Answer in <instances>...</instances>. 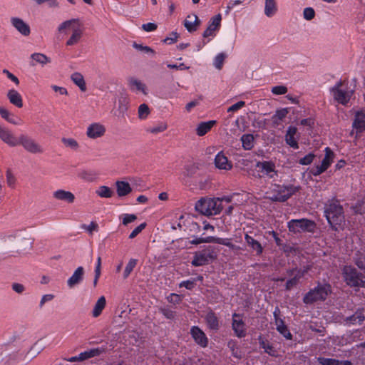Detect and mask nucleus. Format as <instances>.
Wrapping results in <instances>:
<instances>
[{
  "instance_id": "f257e3e1",
  "label": "nucleus",
  "mask_w": 365,
  "mask_h": 365,
  "mask_svg": "<svg viewBox=\"0 0 365 365\" xmlns=\"http://www.w3.org/2000/svg\"><path fill=\"white\" fill-rule=\"evenodd\" d=\"M324 214L329 225L335 230L340 227L344 222L343 208L336 201H332L326 205Z\"/></svg>"
},
{
  "instance_id": "f03ea898",
  "label": "nucleus",
  "mask_w": 365,
  "mask_h": 365,
  "mask_svg": "<svg viewBox=\"0 0 365 365\" xmlns=\"http://www.w3.org/2000/svg\"><path fill=\"white\" fill-rule=\"evenodd\" d=\"M195 207L196 211L206 216L217 215L222 210L220 197L202 198L195 203Z\"/></svg>"
},
{
  "instance_id": "7ed1b4c3",
  "label": "nucleus",
  "mask_w": 365,
  "mask_h": 365,
  "mask_svg": "<svg viewBox=\"0 0 365 365\" xmlns=\"http://www.w3.org/2000/svg\"><path fill=\"white\" fill-rule=\"evenodd\" d=\"M298 189L294 186H282L274 185L267 192V197L272 201L283 202L296 192Z\"/></svg>"
},
{
  "instance_id": "20e7f679",
  "label": "nucleus",
  "mask_w": 365,
  "mask_h": 365,
  "mask_svg": "<svg viewBox=\"0 0 365 365\" xmlns=\"http://www.w3.org/2000/svg\"><path fill=\"white\" fill-rule=\"evenodd\" d=\"M343 277L346 284L351 287H365L364 272L359 274L351 266H345L343 269Z\"/></svg>"
},
{
  "instance_id": "39448f33",
  "label": "nucleus",
  "mask_w": 365,
  "mask_h": 365,
  "mask_svg": "<svg viewBox=\"0 0 365 365\" xmlns=\"http://www.w3.org/2000/svg\"><path fill=\"white\" fill-rule=\"evenodd\" d=\"M331 293V287L329 284H324L319 285L316 288L311 289L304 296L303 301L305 304H312L319 300H325L329 294Z\"/></svg>"
},
{
  "instance_id": "423d86ee",
  "label": "nucleus",
  "mask_w": 365,
  "mask_h": 365,
  "mask_svg": "<svg viewBox=\"0 0 365 365\" xmlns=\"http://www.w3.org/2000/svg\"><path fill=\"white\" fill-rule=\"evenodd\" d=\"M289 230L294 233L309 232H314L316 225L314 221L308 219L291 220L287 224Z\"/></svg>"
},
{
  "instance_id": "0eeeda50",
  "label": "nucleus",
  "mask_w": 365,
  "mask_h": 365,
  "mask_svg": "<svg viewBox=\"0 0 365 365\" xmlns=\"http://www.w3.org/2000/svg\"><path fill=\"white\" fill-rule=\"evenodd\" d=\"M331 92L335 101L342 105H346L349 101L354 91L343 87L341 82H338L331 88Z\"/></svg>"
},
{
  "instance_id": "6e6552de",
  "label": "nucleus",
  "mask_w": 365,
  "mask_h": 365,
  "mask_svg": "<svg viewBox=\"0 0 365 365\" xmlns=\"http://www.w3.org/2000/svg\"><path fill=\"white\" fill-rule=\"evenodd\" d=\"M215 257L214 250L211 247H208L202 251L196 252L191 264L195 267L203 266L209 264Z\"/></svg>"
},
{
  "instance_id": "1a4fd4ad",
  "label": "nucleus",
  "mask_w": 365,
  "mask_h": 365,
  "mask_svg": "<svg viewBox=\"0 0 365 365\" xmlns=\"http://www.w3.org/2000/svg\"><path fill=\"white\" fill-rule=\"evenodd\" d=\"M11 26L22 36L28 37L31 33L29 24L23 19L18 16H11L10 18Z\"/></svg>"
},
{
  "instance_id": "9d476101",
  "label": "nucleus",
  "mask_w": 365,
  "mask_h": 365,
  "mask_svg": "<svg viewBox=\"0 0 365 365\" xmlns=\"http://www.w3.org/2000/svg\"><path fill=\"white\" fill-rule=\"evenodd\" d=\"M19 145H21L26 151L33 154H39L43 152L42 147L38 143L25 135L19 136Z\"/></svg>"
},
{
  "instance_id": "9b49d317",
  "label": "nucleus",
  "mask_w": 365,
  "mask_h": 365,
  "mask_svg": "<svg viewBox=\"0 0 365 365\" xmlns=\"http://www.w3.org/2000/svg\"><path fill=\"white\" fill-rule=\"evenodd\" d=\"M232 329L237 337L242 338L246 336V324L241 314L236 313L232 314Z\"/></svg>"
},
{
  "instance_id": "f8f14e48",
  "label": "nucleus",
  "mask_w": 365,
  "mask_h": 365,
  "mask_svg": "<svg viewBox=\"0 0 365 365\" xmlns=\"http://www.w3.org/2000/svg\"><path fill=\"white\" fill-rule=\"evenodd\" d=\"M353 130L350 135L353 136L355 133V138L359 136V134L365 130V111H357L355 114L352 123Z\"/></svg>"
},
{
  "instance_id": "ddd939ff",
  "label": "nucleus",
  "mask_w": 365,
  "mask_h": 365,
  "mask_svg": "<svg viewBox=\"0 0 365 365\" xmlns=\"http://www.w3.org/2000/svg\"><path fill=\"white\" fill-rule=\"evenodd\" d=\"M128 87L130 91L134 93H142L143 95H148V88L146 85L140 79L130 76L127 79Z\"/></svg>"
},
{
  "instance_id": "4468645a",
  "label": "nucleus",
  "mask_w": 365,
  "mask_h": 365,
  "mask_svg": "<svg viewBox=\"0 0 365 365\" xmlns=\"http://www.w3.org/2000/svg\"><path fill=\"white\" fill-rule=\"evenodd\" d=\"M190 334L195 342L201 347H207L208 345V338L205 332L198 327L193 326L190 329Z\"/></svg>"
},
{
  "instance_id": "2eb2a0df",
  "label": "nucleus",
  "mask_w": 365,
  "mask_h": 365,
  "mask_svg": "<svg viewBox=\"0 0 365 365\" xmlns=\"http://www.w3.org/2000/svg\"><path fill=\"white\" fill-rule=\"evenodd\" d=\"M106 128L100 123H93L86 129V135L91 139H96L104 135Z\"/></svg>"
},
{
  "instance_id": "dca6fc26",
  "label": "nucleus",
  "mask_w": 365,
  "mask_h": 365,
  "mask_svg": "<svg viewBox=\"0 0 365 365\" xmlns=\"http://www.w3.org/2000/svg\"><path fill=\"white\" fill-rule=\"evenodd\" d=\"M81 22L78 19H71L61 22L57 27V32L59 34L67 35L69 31H73Z\"/></svg>"
},
{
  "instance_id": "f3484780",
  "label": "nucleus",
  "mask_w": 365,
  "mask_h": 365,
  "mask_svg": "<svg viewBox=\"0 0 365 365\" xmlns=\"http://www.w3.org/2000/svg\"><path fill=\"white\" fill-rule=\"evenodd\" d=\"M257 168L262 173V177H268L269 178H274L277 176V171L275 170V166L274 163L268 161L258 162L256 165Z\"/></svg>"
},
{
  "instance_id": "a211bd4d",
  "label": "nucleus",
  "mask_w": 365,
  "mask_h": 365,
  "mask_svg": "<svg viewBox=\"0 0 365 365\" xmlns=\"http://www.w3.org/2000/svg\"><path fill=\"white\" fill-rule=\"evenodd\" d=\"M299 138V135L297 133V128L294 126L288 127L286 134H285V142L290 147L294 149H297L299 148L298 145V140Z\"/></svg>"
},
{
  "instance_id": "6ab92c4d",
  "label": "nucleus",
  "mask_w": 365,
  "mask_h": 365,
  "mask_svg": "<svg viewBox=\"0 0 365 365\" xmlns=\"http://www.w3.org/2000/svg\"><path fill=\"white\" fill-rule=\"evenodd\" d=\"M84 274L85 271L83 267H77L73 274L67 280L68 287L72 289L81 283L84 277Z\"/></svg>"
},
{
  "instance_id": "aec40b11",
  "label": "nucleus",
  "mask_w": 365,
  "mask_h": 365,
  "mask_svg": "<svg viewBox=\"0 0 365 365\" xmlns=\"http://www.w3.org/2000/svg\"><path fill=\"white\" fill-rule=\"evenodd\" d=\"M0 138L5 143L14 147L19 145V138H16L8 129L0 126Z\"/></svg>"
},
{
  "instance_id": "412c9836",
  "label": "nucleus",
  "mask_w": 365,
  "mask_h": 365,
  "mask_svg": "<svg viewBox=\"0 0 365 365\" xmlns=\"http://www.w3.org/2000/svg\"><path fill=\"white\" fill-rule=\"evenodd\" d=\"M215 165L220 170H229L232 168V163L228 160L227 156L222 153L219 152L215 158Z\"/></svg>"
},
{
  "instance_id": "4be33fe9",
  "label": "nucleus",
  "mask_w": 365,
  "mask_h": 365,
  "mask_svg": "<svg viewBox=\"0 0 365 365\" xmlns=\"http://www.w3.org/2000/svg\"><path fill=\"white\" fill-rule=\"evenodd\" d=\"M201 24L200 20L196 14H189L184 20L183 24L189 32L195 31Z\"/></svg>"
},
{
  "instance_id": "5701e85b",
  "label": "nucleus",
  "mask_w": 365,
  "mask_h": 365,
  "mask_svg": "<svg viewBox=\"0 0 365 365\" xmlns=\"http://www.w3.org/2000/svg\"><path fill=\"white\" fill-rule=\"evenodd\" d=\"M83 34V29L82 24H80L76 29L71 31V34L66 41V45L72 46L78 44L81 40Z\"/></svg>"
},
{
  "instance_id": "b1692460",
  "label": "nucleus",
  "mask_w": 365,
  "mask_h": 365,
  "mask_svg": "<svg viewBox=\"0 0 365 365\" xmlns=\"http://www.w3.org/2000/svg\"><path fill=\"white\" fill-rule=\"evenodd\" d=\"M53 197L57 200L68 203H73L75 200V195L70 191L59 189L53 192Z\"/></svg>"
},
{
  "instance_id": "393cba45",
  "label": "nucleus",
  "mask_w": 365,
  "mask_h": 365,
  "mask_svg": "<svg viewBox=\"0 0 365 365\" xmlns=\"http://www.w3.org/2000/svg\"><path fill=\"white\" fill-rule=\"evenodd\" d=\"M245 240L247 246L251 248L252 252H255L257 255H260L262 253L263 247L258 240L248 234L245 235Z\"/></svg>"
},
{
  "instance_id": "a878e982",
  "label": "nucleus",
  "mask_w": 365,
  "mask_h": 365,
  "mask_svg": "<svg viewBox=\"0 0 365 365\" xmlns=\"http://www.w3.org/2000/svg\"><path fill=\"white\" fill-rule=\"evenodd\" d=\"M116 192L119 197H123L132 192L130 185L125 181L117 180L115 183Z\"/></svg>"
},
{
  "instance_id": "bb28decb",
  "label": "nucleus",
  "mask_w": 365,
  "mask_h": 365,
  "mask_svg": "<svg viewBox=\"0 0 365 365\" xmlns=\"http://www.w3.org/2000/svg\"><path fill=\"white\" fill-rule=\"evenodd\" d=\"M205 320L207 327L213 331H217L220 328L218 318L212 312H208L205 316Z\"/></svg>"
},
{
  "instance_id": "cd10ccee",
  "label": "nucleus",
  "mask_w": 365,
  "mask_h": 365,
  "mask_svg": "<svg viewBox=\"0 0 365 365\" xmlns=\"http://www.w3.org/2000/svg\"><path fill=\"white\" fill-rule=\"evenodd\" d=\"M31 59V65L34 66L40 64L43 66L51 62V59L45 54L41 53H34L30 56Z\"/></svg>"
},
{
  "instance_id": "c85d7f7f",
  "label": "nucleus",
  "mask_w": 365,
  "mask_h": 365,
  "mask_svg": "<svg viewBox=\"0 0 365 365\" xmlns=\"http://www.w3.org/2000/svg\"><path fill=\"white\" fill-rule=\"evenodd\" d=\"M278 8L276 0H264V15L271 18L274 16L277 12Z\"/></svg>"
},
{
  "instance_id": "c756f323",
  "label": "nucleus",
  "mask_w": 365,
  "mask_h": 365,
  "mask_svg": "<svg viewBox=\"0 0 365 365\" xmlns=\"http://www.w3.org/2000/svg\"><path fill=\"white\" fill-rule=\"evenodd\" d=\"M7 98L10 103L17 108H21L23 106V100L20 93L14 90L11 89L7 93Z\"/></svg>"
},
{
  "instance_id": "7c9ffc66",
  "label": "nucleus",
  "mask_w": 365,
  "mask_h": 365,
  "mask_svg": "<svg viewBox=\"0 0 365 365\" xmlns=\"http://www.w3.org/2000/svg\"><path fill=\"white\" fill-rule=\"evenodd\" d=\"M99 351L98 349H93L88 351H84L79 354L78 356H72L67 359L70 362L82 361L91 357L95 356L98 354Z\"/></svg>"
},
{
  "instance_id": "2f4dec72",
  "label": "nucleus",
  "mask_w": 365,
  "mask_h": 365,
  "mask_svg": "<svg viewBox=\"0 0 365 365\" xmlns=\"http://www.w3.org/2000/svg\"><path fill=\"white\" fill-rule=\"evenodd\" d=\"M216 124L215 120H209L206 122H201L198 124L196 128V133L199 136H203L208 133L211 128Z\"/></svg>"
},
{
  "instance_id": "473e14b6",
  "label": "nucleus",
  "mask_w": 365,
  "mask_h": 365,
  "mask_svg": "<svg viewBox=\"0 0 365 365\" xmlns=\"http://www.w3.org/2000/svg\"><path fill=\"white\" fill-rule=\"evenodd\" d=\"M317 361L321 365H351L348 360L340 361L335 359L319 357Z\"/></svg>"
},
{
  "instance_id": "72a5a7b5",
  "label": "nucleus",
  "mask_w": 365,
  "mask_h": 365,
  "mask_svg": "<svg viewBox=\"0 0 365 365\" xmlns=\"http://www.w3.org/2000/svg\"><path fill=\"white\" fill-rule=\"evenodd\" d=\"M289 113L288 108H282L277 110L275 114L272 117V123L274 127L278 126L281 124L284 118L287 116Z\"/></svg>"
},
{
  "instance_id": "f704fd0d",
  "label": "nucleus",
  "mask_w": 365,
  "mask_h": 365,
  "mask_svg": "<svg viewBox=\"0 0 365 365\" xmlns=\"http://www.w3.org/2000/svg\"><path fill=\"white\" fill-rule=\"evenodd\" d=\"M106 304V300L104 296H101L98 298L97 302H96L93 311L92 315L93 317H98L105 308Z\"/></svg>"
},
{
  "instance_id": "c9c22d12",
  "label": "nucleus",
  "mask_w": 365,
  "mask_h": 365,
  "mask_svg": "<svg viewBox=\"0 0 365 365\" xmlns=\"http://www.w3.org/2000/svg\"><path fill=\"white\" fill-rule=\"evenodd\" d=\"M96 193L100 197L110 198L113 195L114 192L110 187L101 185L96 190Z\"/></svg>"
},
{
  "instance_id": "e433bc0d",
  "label": "nucleus",
  "mask_w": 365,
  "mask_h": 365,
  "mask_svg": "<svg viewBox=\"0 0 365 365\" xmlns=\"http://www.w3.org/2000/svg\"><path fill=\"white\" fill-rule=\"evenodd\" d=\"M72 81L81 89L82 91L86 90V82L83 76L80 73H74L71 75Z\"/></svg>"
},
{
  "instance_id": "4c0bfd02",
  "label": "nucleus",
  "mask_w": 365,
  "mask_h": 365,
  "mask_svg": "<svg viewBox=\"0 0 365 365\" xmlns=\"http://www.w3.org/2000/svg\"><path fill=\"white\" fill-rule=\"evenodd\" d=\"M324 151L325 156L322 161L321 165L323 166L327 170L333 162L334 154L331 151V150L328 147L325 148Z\"/></svg>"
},
{
  "instance_id": "58836bf2",
  "label": "nucleus",
  "mask_w": 365,
  "mask_h": 365,
  "mask_svg": "<svg viewBox=\"0 0 365 365\" xmlns=\"http://www.w3.org/2000/svg\"><path fill=\"white\" fill-rule=\"evenodd\" d=\"M168 128V124L165 122H160L157 123L156 125H154L153 126H150L147 128V131L152 134H158L162 132H164Z\"/></svg>"
},
{
  "instance_id": "ea45409f",
  "label": "nucleus",
  "mask_w": 365,
  "mask_h": 365,
  "mask_svg": "<svg viewBox=\"0 0 365 365\" xmlns=\"http://www.w3.org/2000/svg\"><path fill=\"white\" fill-rule=\"evenodd\" d=\"M241 141L245 150H250L254 145V137L251 134H245L241 137Z\"/></svg>"
},
{
  "instance_id": "a19ab883",
  "label": "nucleus",
  "mask_w": 365,
  "mask_h": 365,
  "mask_svg": "<svg viewBox=\"0 0 365 365\" xmlns=\"http://www.w3.org/2000/svg\"><path fill=\"white\" fill-rule=\"evenodd\" d=\"M304 271H298L294 277L289 279L286 283V289L289 290L295 286L298 280L304 275Z\"/></svg>"
},
{
  "instance_id": "79ce46f5",
  "label": "nucleus",
  "mask_w": 365,
  "mask_h": 365,
  "mask_svg": "<svg viewBox=\"0 0 365 365\" xmlns=\"http://www.w3.org/2000/svg\"><path fill=\"white\" fill-rule=\"evenodd\" d=\"M61 141L66 147L69 148L72 150H76L79 148L78 143L74 138H63L61 139Z\"/></svg>"
},
{
  "instance_id": "37998d69",
  "label": "nucleus",
  "mask_w": 365,
  "mask_h": 365,
  "mask_svg": "<svg viewBox=\"0 0 365 365\" xmlns=\"http://www.w3.org/2000/svg\"><path fill=\"white\" fill-rule=\"evenodd\" d=\"M0 115L3 118H4L6 120L12 124H19L18 121L14 120V118H13L12 115L9 113V111L3 107H0Z\"/></svg>"
},
{
  "instance_id": "c03bdc74",
  "label": "nucleus",
  "mask_w": 365,
  "mask_h": 365,
  "mask_svg": "<svg viewBox=\"0 0 365 365\" xmlns=\"http://www.w3.org/2000/svg\"><path fill=\"white\" fill-rule=\"evenodd\" d=\"M137 264V260L135 259H130L128 264L125 266L124 272H123V277L124 278H127L131 272L133 270L134 267Z\"/></svg>"
},
{
  "instance_id": "a18cd8bd",
  "label": "nucleus",
  "mask_w": 365,
  "mask_h": 365,
  "mask_svg": "<svg viewBox=\"0 0 365 365\" xmlns=\"http://www.w3.org/2000/svg\"><path fill=\"white\" fill-rule=\"evenodd\" d=\"M225 58V55L224 53H218L214 59V62H213L214 66L217 69L220 70L223 66Z\"/></svg>"
},
{
  "instance_id": "49530a36",
  "label": "nucleus",
  "mask_w": 365,
  "mask_h": 365,
  "mask_svg": "<svg viewBox=\"0 0 365 365\" xmlns=\"http://www.w3.org/2000/svg\"><path fill=\"white\" fill-rule=\"evenodd\" d=\"M349 320L351 324H361L365 320V317L361 312H356L350 317Z\"/></svg>"
},
{
  "instance_id": "de8ad7c7",
  "label": "nucleus",
  "mask_w": 365,
  "mask_h": 365,
  "mask_svg": "<svg viewBox=\"0 0 365 365\" xmlns=\"http://www.w3.org/2000/svg\"><path fill=\"white\" fill-rule=\"evenodd\" d=\"M150 113V109L146 104H141L138 108V116L140 119H145Z\"/></svg>"
},
{
  "instance_id": "09e8293b",
  "label": "nucleus",
  "mask_w": 365,
  "mask_h": 365,
  "mask_svg": "<svg viewBox=\"0 0 365 365\" xmlns=\"http://www.w3.org/2000/svg\"><path fill=\"white\" fill-rule=\"evenodd\" d=\"M120 219H122V223L124 225H127L134 222L137 219V217L134 214H123L120 216Z\"/></svg>"
},
{
  "instance_id": "8fccbe9b",
  "label": "nucleus",
  "mask_w": 365,
  "mask_h": 365,
  "mask_svg": "<svg viewBox=\"0 0 365 365\" xmlns=\"http://www.w3.org/2000/svg\"><path fill=\"white\" fill-rule=\"evenodd\" d=\"M355 263L359 268L364 270V272L365 274V256L361 254H356Z\"/></svg>"
},
{
  "instance_id": "3c124183",
  "label": "nucleus",
  "mask_w": 365,
  "mask_h": 365,
  "mask_svg": "<svg viewBox=\"0 0 365 365\" xmlns=\"http://www.w3.org/2000/svg\"><path fill=\"white\" fill-rule=\"evenodd\" d=\"M315 16V11L312 7H307L303 11V17L308 21L313 19Z\"/></svg>"
},
{
  "instance_id": "603ef678",
  "label": "nucleus",
  "mask_w": 365,
  "mask_h": 365,
  "mask_svg": "<svg viewBox=\"0 0 365 365\" xmlns=\"http://www.w3.org/2000/svg\"><path fill=\"white\" fill-rule=\"evenodd\" d=\"M78 177L86 181H92L93 175L91 171L83 170L78 173Z\"/></svg>"
},
{
  "instance_id": "864d4df0",
  "label": "nucleus",
  "mask_w": 365,
  "mask_h": 365,
  "mask_svg": "<svg viewBox=\"0 0 365 365\" xmlns=\"http://www.w3.org/2000/svg\"><path fill=\"white\" fill-rule=\"evenodd\" d=\"M271 91L274 95H283L287 92V88L284 86H276L272 87Z\"/></svg>"
},
{
  "instance_id": "5fc2aeb1",
  "label": "nucleus",
  "mask_w": 365,
  "mask_h": 365,
  "mask_svg": "<svg viewBox=\"0 0 365 365\" xmlns=\"http://www.w3.org/2000/svg\"><path fill=\"white\" fill-rule=\"evenodd\" d=\"M221 19H222L221 15L217 14V15L213 16L212 18H211V19L209 22V24L210 26H212L213 28H217V29H219V28L220 26Z\"/></svg>"
},
{
  "instance_id": "6e6d98bb",
  "label": "nucleus",
  "mask_w": 365,
  "mask_h": 365,
  "mask_svg": "<svg viewBox=\"0 0 365 365\" xmlns=\"http://www.w3.org/2000/svg\"><path fill=\"white\" fill-rule=\"evenodd\" d=\"M82 228L86 230L90 235H92L93 232L97 231L98 225L94 222H91L89 225H82Z\"/></svg>"
},
{
  "instance_id": "4d7b16f0",
  "label": "nucleus",
  "mask_w": 365,
  "mask_h": 365,
  "mask_svg": "<svg viewBox=\"0 0 365 365\" xmlns=\"http://www.w3.org/2000/svg\"><path fill=\"white\" fill-rule=\"evenodd\" d=\"M245 105V101H239L237 103H236L235 104L230 106L228 108H227V112L228 113H235V112H237L240 109H241L242 108H243Z\"/></svg>"
},
{
  "instance_id": "13d9d810",
  "label": "nucleus",
  "mask_w": 365,
  "mask_h": 365,
  "mask_svg": "<svg viewBox=\"0 0 365 365\" xmlns=\"http://www.w3.org/2000/svg\"><path fill=\"white\" fill-rule=\"evenodd\" d=\"M202 96H200L198 97V99H197H197H196V100H193V101H192L189 102L188 103H187V104H186V106H185V110H186V111H187V112H188V113H189V112H190V111H191V110H192L194 107H195V106H198V105H199V103H200V101H202Z\"/></svg>"
},
{
  "instance_id": "bf43d9fd",
  "label": "nucleus",
  "mask_w": 365,
  "mask_h": 365,
  "mask_svg": "<svg viewBox=\"0 0 365 365\" xmlns=\"http://www.w3.org/2000/svg\"><path fill=\"white\" fill-rule=\"evenodd\" d=\"M218 29L217 28H213L212 26L209 24L206 30L203 32L202 36L205 38L210 36L213 37L215 36V32Z\"/></svg>"
},
{
  "instance_id": "052dcab7",
  "label": "nucleus",
  "mask_w": 365,
  "mask_h": 365,
  "mask_svg": "<svg viewBox=\"0 0 365 365\" xmlns=\"http://www.w3.org/2000/svg\"><path fill=\"white\" fill-rule=\"evenodd\" d=\"M146 226L145 223H142L135 227L129 235L130 239L135 238Z\"/></svg>"
},
{
  "instance_id": "680f3d73",
  "label": "nucleus",
  "mask_w": 365,
  "mask_h": 365,
  "mask_svg": "<svg viewBox=\"0 0 365 365\" xmlns=\"http://www.w3.org/2000/svg\"><path fill=\"white\" fill-rule=\"evenodd\" d=\"M217 244L225 245L232 250H239L240 249L239 247H237L235 245H233L232 243H231L228 239L219 238V240H217Z\"/></svg>"
},
{
  "instance_id": "e2e57ef3",
  "label": "nucleus",
  "mask_w": 365,
  "mask_h": 365,
  "mask_svg": "<svg viewBox=\"0 0 365 365\" xmlns=\"http://www.w3.org/2000/svg\"><path fill=\"white\" fill-rule=\"evenodd\" d=\"M281 334H282L287 339H292V334L289 332V331L287 329V327L285 325H283L282 327H277V329Z\"/></svg>"
},
{
  "instance_id": "0e129e2a",
  "label": "nucleus",
  "mask_w": 365,
  "mask_h": 365,
  "mask_svg": "<svg viewBox=\"0 0 365 365\" xmlns=\"http://www.w3.org/2000/svg\"><path fill=\"white\" fill-rule=\"evenodd\" d=\"M314 155L309 153L299 160V163L302 165H309L312 163Z\"/></svg>"
},
{
  "instance_id": "69168bd1",
  "label": "nucleus",
  "mask_w": 365,
  "mask_h": 365,
  "mask_svg": "<svg viewBox=\"0 0 365 365\" xmlns=\"http://www.w3.org/2000/svg\"><path fill=\"white\" fill-rule=\"evenodd\" d=\"M241 4L242 1L240 0L230 1L226 7V14H228L232 9H233L236 6H238Z\"/></svg>"
},
{
  "instance_id": "338daca9",
  "label": "nucleus",
  "mask_w": 365,
  "mask_h": 365,
  "mask_svg": "<svg viewBox=\"0 0 365 365\" xmlns=\"http://www.w3.org/2000/svg\"><path fill=\"white\" fill-rule=\"evenodd\" d=\"M160 312L165 317L169 319H173L175 315L173 310L166 308L161 309Z\"/></svg>"
},
{
  "instance_id": "774afa93",
  "label": "nucleus",
  "mask_w": 365,
  "mask_h": 365,
  "mask_svg": "<svg viewBox=\"0 0 365 365\" xmlns=\"http://www.w3.org/2000/svg\"><path fill=\"white\" fill-rule=\"evenodd\" d=\"M354 211L356 213H365V202H359L354 207Z\"/></svg>"
}]
</instances>
